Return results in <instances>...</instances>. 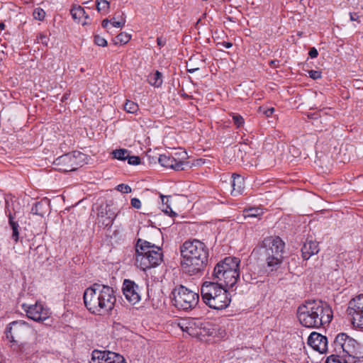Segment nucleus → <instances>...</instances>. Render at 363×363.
<instances>
[{"mask_svg": "<svg viewBox=\"0 0 363 363\" xmlns=\"http://www.w3.org/2000/svg\"><path fill=\"white\" fill-rule=\"evenodd\" d=\"M262 210L259 208H250L244 211V216L247 218H257L262 214Z\"/></svg>", "mask_w": 363, "mask_h": 363, "instance_id": "nucleus-28", "label": "nucleus"}, {"mask_svg": "<svg viewBox=\"0 0 363 363\" xmlns=\"http://www.w3.org/2000/svg\"><path fill=\"white\" fill-rule=\"evenodd\" d=\"M147 80L150 85L158 88L162 86L163 82L162 74L157 70L155 72L148 75Z\"/></svg>", "mask_w": 363, "mask_h": 363, "instance_id": "nucleus-23", "label": "nucleus"}, {"mask_svg": "<svg viewBox=\"0 0 363 363\" xmlns=\"http://www.w3.org/2000/svg\"><path fill=\"white\" fill-rule=\"evenodd\" d=\"M33 16L35 20L43 21L45 17V11L40 7H37L33 10Z\"/></svg>", "mask_w": 363, "mask_h": 363, "instance_id": "nucleus-33", "label": "nucleus"}, {"mask_svg": "<svg viewBox=\"0 0 363 363\" xmlns=\"http://www.w3.org/2000/svg\"><path fill=\"white\" fill-rule=\"evenodd\" d=\"M260 247L267 267L277 271L284 260V242L278 236H270L263 240Z\"/></svg>", "mask_w": 363, "mask_h": 363, "instance_id": "nucleus-7", "label": "nucleus"}, {"mask_svg": "<svg viewBox=\"0 0 363 363\" xmlns=\"http://www.w3.org/2000/svg\"><path fill=\"white\" fill-rule=\"evenodd\" d=\"M94 43L97 45L101 46V47H105L107 45V40L105 38H104L98 35L94 36Z\"/></svg>", "mask_w": 363, "mask_h": 363, "instance_id": "nucleus-37", "label": "nucleus"}, {"mask_svg": "<svg viewBox=\"0 0 363 363\" xmlns=\"http://www.w3.org/2000/svg\"><path fill=\"white\" fill-rule=\"evenodd\" d=\"M191 322H186V321H182V323H179V326L180 327V328L184 331V332H186L187 333H189V335H192V327L190 326L191 325Z\"/></svg>", "mask_w": 363, "mask_h": 363, "instance_id": "nucleus-34", "label": "nucleus"}, {"mask_svg": "<svg viewBox=\"0 0 363 363\" xmlns=\"http://www.w3.org/2000/svg\"><path fill=\"white\" fill-rule=\"evenodd\" d=\"M4 29H5V24L3 22L0 23V30H3Z\"/></svg>", "mask_w": 363, "mask_h": 363, "instance_id": "nucleus-50", "label": "nucleus"}, {"mask_svg": "<svg viewBox=\"0 0 363 363\" xmlns=\"http://www.w3.org/2000/svg\"><path fill=\"white\" fill-rule=\"evenodd\" d=\"M231 178V194L234 196L240 195L245 188L244 178L242 176L235 174H233Z\"/></svg>", "mask_w": 363, "mask_h": 363, "instance_id": "nucleus-19", "label": "nucleus"}, {"mask_svg": "<svg viewBox=\"0 0 363 363\" xmlns=\"http://www.w3.org/2000/svg\"><path fill=\"white\" fill-rule=\"evenodd\" d=\"M127 160L128 164L132 165H137L140 162V158L138 156H130V155H128Z\"/></svg>", "mask_w": 363, "mask_h": 363, "instance_id": "nucleus-39", "label": "nucleus"}, {"mask_svg": "<svg viewBox=\"0 0 363 363\" xmlns=\"http://www.w3.org/2000/svg\"><path fill=\"white\" fill-rule=\"evenodd\" d=\"M21 308L28 318L36 322H43L50 315V309L39 301L35 304L23 303Z\"/></svg>", "mask_w": 363, "mask_h": 363, "instance_id": "nucleus-12", "label": "nucleus"}, {"mask_svg": "<svg viewBox=\"0 0 363 363\" xmlns=\"http://www.w3.org/2000/svg\"><path fill=\"white\" fill-rule=\"evenodd\" d=\"M204 65L203 56H192L186 63L187 71L189 73H194L200 69Z\"/></svg>", "mask_w": 363, "mask_h": 363, "instance_id": "nucleus-20", "label": "nucleus"}, {"mask_svg": "<svg viewBox=\"0 0 363 363\" xmlns=\"http://www.w3.org/2000/svg\"><path fill=\"white\" fill-rule=\"evenodd\" d=\"M243 279H244L245 281L248 282V281H249V279H248V275H247V274L244 275V276H243Z\"/></svg>", "mask_w": 363, "mask_h": 363, "instance_id": "nucleus-51", "label": "nucleus"}, {"mask_svg": "<svg viewBox=\"0 0 363 363\" xmlns=\"http://www.w3.org/2000/svg\"><path fill=\"white\" fill-rule=\"evenodd\" d=\"M201 295L203 303L215 310H223L227 308L231 301L227 289L211 279L202 284Z\"/></svg>", "mask_w": 363, "mask_h": 363, "instance_id": "nucleus-4", "label": "nucleus"}, {"mask_svg": "<svg viewBox=\"0 0 363 363\" xmlns=\"http://www.w3.org/2000/svg\"><path fill=\"white\" fill-rule=\"evenodd\" d=\"M347 313L354 328H363V294L349 301Z\"/></svg>", "mask_w": 363, "mask_h": 363, "instance_id": "nucleus-11", "label": "nucleus"}, {"mask_svg": "<svg viewBox=\"0 0 363 363\" xmlns=\"http://www.w3.org/2000/svg\"><path fill=\"white\" fill-rule=\"evenodd\" d=\"M113 157L118 160H125L128 157L129 151L126 149H118L112 152Z\"/></svg>", "mask_w": 363, "mask_h": 363, "instance_id": "nucleus-27", "label": "nucleus"}, {"mask_svg": "<svg viewBox=\"0 0 363 363\" xmlns=\"http://www.w3.org/2000/svg\"><path fill=\"white\" fill-rule=\"evenodd\" d=\"M0 363H1V362H0Z\"/></svg>", "mask_w": 363, "mask_h": 363, "instance_id": "nucleus-54", "label": "nucleus"}, {"mask_svg": "<svg viewBox=\"0 0 363 363\" xmlns=\"http://www.w3.org/2000/svg\"><path fill=\"white\" fill-rule=\"evenodd\" d=\"M83 299L86 308L96 315L110 313L116 302L113 288L100 283H94L86 288Z\"/></svg>", "mask_w": 363, "mask_h": 363, "instance_id": "nucleus-1", "label": "nucleus"}, {"mask_svg": "<svg viewBox=\"0 0 363 363\" xmlns=\"http://www.w3.org/2000/svg\"><path fill=\"white\" fill-rule=\"evenodd\" d=\"M111 23L108 19H104L102 21L101 26L103 28H107L108 23Z\"/></svg>", "mask_w": 363, "mask_h": 363, "instance_id": "nucleus-48", "label": "nucleus"}, {"mask_svg": "<svg viewBox=\"0 0 363 363\" xmlns=\"http://www.w3.org/2000/svg\"><path fill=\"white\" fill-rule=\"evenodd\" d=\"M308 55L311 58H315L318 55V52L315 48H311L308 52Z\"/></svg>", "mask_w": 363, "mask_h": 363, "instance_id": "nucleus-43", "label": "nucleus"}, {"mask_svg": "<svg viewBox=\"0 0 363 363\" xmlns=\"http://www.w3.org/2000/svg\"><path fill=\"white\" fill-rule=\"evenodd\" d=\"M110 351L94 350L90 363H108Z\"/></svg>", "mask_w": 363, "mask_h": 363, "instance_id": "nucleus-21", "label": "nucleus"}, {"mask_svg": "<svg viewBox=\"0 0 363 363\" xmlns=\"http://www.w3.org/2000/svg\"><path fill=\"white\" fill-rule=\"evenodd\" d=\"M55 165L60 166V170L63 172L74 171L77 169V162L76 153H67L57 157L55 162Z\"/></svg>", "mask_w": 363, "mask_h": 363, "instance_id": "nucleus-14", "label": "nucleus"}, {"mask_svg": "<svg viewBox=\"0 0 363 363\" xmlns=\"http://www.w3.org/2000/svg\"><path fill=\"white\" fill-rule=\"evenodd\" d=\"M354 86L357 89H363V81L359 79L355 80Z\"/></svg>", "mask_w": 363, "mask_h": 363, "instance_id": "nucleus-46", "label": "nucleus"}, {"mask_svg": "<svg viewBox=\"0 0 363 363\" xmlns=\"http://www.w3.org/2000/svg\"><path fill=\"white\" fill-rule=\"evenodd\" d=\"M82 25H84H84H86V24H87V23H86V21L82 22Z\"/></svg>", "mask_w": 363, "mask_h": 363, "instance_id": "nucleus-52", "label": "nucleus"}, {"mask_svg": "<svg viewBox=\"0 0 363 363\" xmlns=\"http://www.w3.org/2000/svg\"><path fill=\"white\" fill-rule=\"evenodd\" d=\"M9 224L12 230L11 238L15 242V243H16L19 240L20 226L18 222L14 220V217L11 214H10L9 216Z\"/></svg>", "mask_w": 363, "mask_h": 363, "instance_id": "nucleus-22", "label": "nucleus"}, {"mask_svg": "<svg viewBox=\"0 0 363 363\" xmlns=\"http://www.w3.org/2000/svg\"><path fill=\"white\" fill-rule=\"evenodd\" d=\"M116 38L119 43L125 44L130 40V35L127 33H121L116 36Z\"/></svg>", "mask_w": 363, "mask_h": 363, "instance_id": "nucleus-36", "label": "nucleus"}, {"mask_svg": "<svg viewBox=\"0 0 363 363\" xmlns=\"http://www.w3.org/2000/svg\"><path fill=\"white\" fill-rule=\"evenodd\" d=\"M308 75L313 79H318L321 77V72L316 70H309L308 71Z\"/></svg>", "mask_w": 363, "mask_h": 363, "instance_id": "nucleus-40", "label": "nucleus"}, {"mask_svg": "<svg viewBox=\"0 0 363 363\" xmlns=\"http://www.w3.org/2000/svg\"><path fill=\"white\" fill-rule=\"evenodd\" d=\"M160 197L161 199V201H162V211L171 216V217H174V216H177V213L172 211V208L170 207V205L169 203V197L168 196H163L162 194H160Z\"/></svg>", "mask_w": 363, "mask_h": 363, "instance_id": "nucleus-25", "label": "nucleus"}, {"mask_svg": "<svg viewBox=\"0 0 363 363\" xmlns=\"http://www.w3.org/2000/svg\"><path fill=\"white\" fill-rule=\"evenodd\" d=\"M116 217V214L112 211L110 207L108 206H100L97 215V222L100 226L111 228Z\"/></svg>", "mask_w": 363, "mask_h": 363, "instance_id": "nucleus-16", "label": "nucleus"}, {"mask_svg": "<svg viewBox=\"0 0 363 363\" xmlns=\"http://www.w3.org/2000/svg\"><path fill=\"white\" fill-rule=\"evenodd\" d=\"M333 345L336 352H342L349 359L354 360L363 357L362 345L346 333L338 334L333 341Z\"/></svg>", "mask_w": 363, "mask_h": 363, "instance_id": "nucleus-8", "label": "nucleus"}, {"mask_svg": "<svg viewBox=\"0 0 363 363\" xmlns=\"http://www.w3.org/2000/svg\"><path fill=\"white\" fill-rule=\"evenodd\" d=\"M120 17H121V14L118 16H116V18H118V20L120 19Z\"/></svg>", "mask_w": 363, "mask_h": 363, "instance_id": "nucleus-53", "label": "nucleus"}, {"mask_svg": "<svg viewBox=\"0 0 363 363\" xmlns=\"http://www.w3.org/2000/svg\"><path fill=\"white\" fill-rule=\"evenodd\" d=\"M233 121L237 128H240L244 124L243 118L240 115H238V114L234 113L233 115Z\"/></svg>", "mask_w": 363, "mask_h": 363, "instance_id": "nucleus-35", "label": "nucleus"}, {"mask_svg": "<svg viewBox=\"0 0 363 363\" xmlns=\"http://www.w3.org/2000/svg\"><path fill=\"white\" fill-rule=\"evenodd\" d=\"M274 112V108H269L264 111V113L267 117H270Z\"/></svg>", "mask_w": 363, "mask_h": 363, "instance_id": "nucleus-45", "label": "nucleus"}, {"mask_svg": "<svg viewBox=\"0 0 363 363\" xmlns=\"http://www.w3.org/2000/svg\"><path fill=\"white\" fill-rule=\"evenodd\" d=\"M349 360L338 354H332L327 358L325 363H349Z\"/></svg>", "mask_w": 363, "mask_h": 363, "instance_id": "nucleus-30", "label": "nucleus"}, {"mask_svg": "<svg viewBox=\"0 0 363 363\" xmlns=\"http://www.w3.org/2000/svg\"><path fill=\"white\" fill-rule=\"evenodd\" d=\"M319 252L318 244L313 240L306 241L301 247L302 257L305 260Z\"/></svg>", "mask_w": 363, "mask_h": 363, "instance_id": "nucleus-18", "label": "nucleus"}, {"mask_svg": "<svg viewBox=\"0 0 363 363\" xmlns=\"http://www.w3.org/2000/svg\"><path fill=\"white\" fill-rule=\"evenodd\" d=\"M240 259L238 257H225L216 264L211 279L226 289L233 288L240 279Z\"/></svg>", "mask_w": 363, "mask_h": 363, "instance_id": "nucleus-5", "label": "nucleus"}, {"mask_svg": "<svg viewBox=\"0 0 363 363\" xmlns=\"http://www.w3.org/2000/svg\"><path fill=\"white\" fill-rule=\"evenodd\" d=\"M116 18L113 17L111 21V23L113 27L116 28H123L125 26V14L122 12L121 13L120 19L118 21H116Z\"/></svg>", "mask_w": 363, "mask_h": 363, "instance_id": "nucleus-32", "label": "nucleus"}, {"mask_svg": "<svg viewBox=\"0 0 363 363\" xmlns=\"http://www.w3.org/2000/svg\"><path fill=\"white\" fill-rule=\"evenodd\" d=\"M308 345L320 354L328 351V338L316 332L311 333L308 338Z\"/></svg>", "mask_w": 363, "mask_h": 363, "instance_id": "nucleus-15", "label": "nucleus"}, {"mask_svg": "<svg viewBox=\"0 0 363 363\" xmlns=\"http://www.w3.org/2000/svg\"><path fill=\"white\" fill-rule=\"evenodd\" d=\"M297 317L303 326L318 328L330 323L333 311L326 303L315 300L307 301L298 306Z\"/></svg>", "mask_w": 363, "mask_h": 363, "instance_id": "nucleus-2", "label": "nucleus"}, {"mask_svg": "<svg viewBox=\"0 0 363 363\" xmlns=\"http://www.w3.org/2000/svg\"><path fill=\"white\" fill-rule=\"evenodd\" d=\"M11 347L14 351L16 352L24 354L26 356L28 355L30 352L27 351L28 345L26 342H12Z\"/></svg>", "mask_w": 363, "mask_h": 363, "instance_id": "nucleus-26", "label": "nucleus"}, {"mask_svg": "<svg viewBox=\"0 0 363 363\" xmlns=\"http://www.w3.org/2000/svg\"><path fill=\"white\" fill-rule=\"evenodd\" d=\"M222 44L225 48H230L233 46V44L229 42H223Z\"/></svg>", "mask_w": 363, "mask_h": 363, "instance_id": "nucleus-49", "label": "nucleus"}, {"mask_svg": "<svg viewBox=\"0 0 363 363\" xmlns=\"http://www.w3.org/2000/svg\"><path fill=\"white\" fill-rule=\"evenodd\" d=\"M71 15L74 20L79 22L82 18H89L88 14L86 13L84 8L81 6H74L70 11Z\"/></svg>", "mask_w": 363, "mask_h": 363, "instance_id": "nucleus-24", "label": "nucleus"}, {"mask_svg": "<svg viewBox=\"0 0 363 363\" xmlns=\"http://www.w3.org/2000/svg\"><path fill=\"white\" fill-rule=\"evenodd\" d=\"M38 40L40 43L45 45H47L49 41L48 38L44 34H40Z\"/></svg>", "mask_w": 363, "mask_h": 363, "instance_id": "nucleus-42", "label": "nucleus"}, {"mask_svg": "<svg viewBox=\"0 0 363 363\" xmlns=\"http://www.w3.org/2000/svg\"><path fill=\"white\" fill-rule=\"evenodd\" d=\"M130 203L132 206L137 209H139L141 207V201L137 198L132 199Z\"/></svg>", "mask_w": 363, "mask_h": 363, "instance_id": "nucleus-41", "label": "nucleus"}, {"mask_svg": "<svg viewBox=\"0 0 363 363\" xmlns=\"http://www.w3.org/2000/svg\"><path fill=\"white\" fill-rule=\"evenodd\" d=\"M116 189L118 191H121V192L124 193V194H128V193L131 192L130 186L127 185V184H118L116 186Z\"/></svg>", "mask_w": 363, "mask_h": 363, "instance_id": "nucleus-38", "label": "nucleus"}, {"mask_svg": "<svg viewBox=\"0 0 363 363\" xmlns=\"http://www.w3.org/2000/svg\"><path fill=\"white\" fill-rule=\"evenodd\" d=\"M157 42L159 46H164L165 45V40L162 38H157Z\"/></svg>", "mask_w": 363, "mask_h": 363, "instance_id": "nucleus-47", "label": "nucleus"}, {"mask_svg": "<svg viewBox=\"0 0 363 363\" xmlns=\"http://www.w3.org/2000/svg\"><path fill=\"white\" fill-rule=\"evenodd\" d=\"M172 303L179 309L187 311L194 308L198 303L199 294L180 285L172 292Z\"/></svg>", "mask_w": 363, "mask_h": 363, "instance_id": "nucleus-9", "label": "nucleus"}, {"mask_svg": "<svg viewBox=\"0 0 363 363\" xmlns=\"http://www.w3.org/2000/svg\"><path fill=\"white\" fill-rule=\"evenodd\" d=\"M96 9L99 12L108 13L110 4L106 0H96Z\"/></svg>", "mask_w": 363, "mask_h": 363, "instance_id": "nucleus-29", "label": "nucleus"}, {"mask_svg": "<svg viewBox=\"0 0 363 363\" xmlns=\"http://www.w3.org/2000/svg\"><path fill=\"white\" fill-rule=\"evenodd\" d=\"M163 260V253L161 247L150 242L138 240L135 249V264L140 269L155 267Z\"/></svg>", "mask_w": 363, "mask_h": 363, "instance_id": "nucleus-6", "label": "nucleus"}, {"mask_svg": "<svg viewBox=\"0 0 363 363\" xmlns=\"http://www.w3.org/2000/svg\"><path fill=\"white\" fill-rule=\"evenodd\" d=\"M33 332V329L30 324L23 320L12 321L6 328V338L11 343L25 339Z\"/></svg>", "mask_w": 363, "mask_h": 363, "instance_id": "nucleus-10", "label": "nucleus"}, {"mask_svg": "<svg viewBox=\"0 0 363 363\" xmlns=\"http://www.w3.org/2000/svg\"><path fill=\"white\" fill-rule=\"evenodd\" d=\"M124 109L130 113H135L138 109V104L135 103L134 101L127 100L126 103L124 105Z\"/></svg>", "mask_w": 363, "mask_h": 363, "instance_id": "nucleus-31", "label": "nucleus"}, {"mask_svg": "<svg viewBox=\"0 0 363 363\" xmlns=\"http://www.w3.org/2000/svg\"><path fill=\"white\" fill-rule=\"evenodd\" d=\"M123 293L127 301L133 305L138 303L141 299L139 286L130 279L123 281Z\"/></svg>", "mask_w": 363, "mask_h": 363, "instance_id": "nucleus-13", "label": "nucleus"}, {"mask_svg": "<svg viewBox=\"0 0 363 363\" xmlns=\"http://www.w3.org/2000/svg\"><path fill=\"white\" fill-rule=\"evenodd\" d=\"M350 18L352 21H357L359 16L357 13H350Z\"/></svg>", "mask_w": 363, "mask_h": 363, "instance_id": "nucleus-44", "label": "nucleus"}, {"mask_svg": "<svg viewBox=\"0 0 363 363\" xmlns=\"http://www.w3.org/2000/svg\"><path fill=\"white\" fill-rule=\"evenodd\" d=\"M159 162L162 166L171 168L176 171L182 170L184 169V162L181 160H176L169 155H161L159 157Z\"/></svg>", "mask_w": 363, "mask_h": 363, "instance_id": "nucleus-17", "label": "nucleus"}, {"mask_svg": "<svg viewBox=\"0 0 363 363\" xmlns=\"http://www.w3.org/2000/svg\"><path fill=\"white\" fill-rule=\"evenodd\" d=\"M181 266L184 272L192 276L201 272L208 261L205 244L198 240L185 241L181 247Z\"/></svg>", "mask_w": 363, "mask_h": 363, "instance_id": "nucleus-3", "label": "nucleus"}]
</instances>
